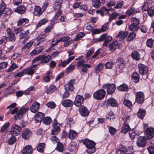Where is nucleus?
<instances>
[{
  "label": "nucleus",
  "mask_w": 154,
  "mask_h": 154,
  "mask_svg": "<svg viewBox=\"0 0 154 154\" xmlns=\"http://www.w3.org/2000/svg\"><path fill=\"white\" fill-rule=\"evenodd\" d=\"M45 115L44 113L40 112H38L35 116V123L40 122L44 117Z\"/></svg>",
  "instance_id": "obj_16"
},
{
  "label": "nucleus",
  "mask_w": 154,
  "mask_h": 154,
  "mask_svg": "<svg viewBox=\"0 0 154 154\" xmlns=\"http://www.w3.org/2000/svg\"><path fill=\"white\" fill-rule=\"evenodd\" d=\"M28 109L27 108H25L22 107L18 111V109L17 107H16L13 110H10L9 112H11V114H14L16 113L14 117L16 120H17L20 119L22 117V116Z\"/></svg>",
  "instance_id": "obj_1"
},
{
  "label": "nucleus",
  "mask_w": 154,
  "mask_h": 154,
  "mask_svg": "<svg viewBox=\"0 0 154 154\" xmlns=\"http://www.w3.org/2000/svg\"><path fill=\"white\" fill-rule=\"evenodd\" d=\"M123 149L124 150V154H132L131 153L133 152V150L131 146L128 147L126 148L125 147L123 146Z\"/></svg>",
  "instance_id": "obj_45"
},
{
  "label": "nucleus",
  "mask_w": 154,
  "mask_h": 154,
  "mask_svg": "<svg viewBox=\"0 0 154 154\" xmlns=\"http://www.w3.org/2000/svg\"><path fill=\"white\" fill-rule=\"evenodd\" d=\"M45 143H39L37 147V151L40 152H43L45 147Z\"/></svg>",
  "instance_id": "obj_38"
},
{
  "label": "nucleus",
  "mask_w": 154,
  "mask_h": 154,
  "mask_svg": "<svg viewBox=\"0 0 154 154\" xmlns=\"http://www.w3.org/2000/svg\"><path fill=\"white\" fill-rule=\"evenodd\" d=\"M118 89L119 91H126L128 89V86L125 84L120 85L118 87Z\"/></svg>",
  "instance_id": "obj_36"
},
{
  "label": "nucleus",
  "mask_w": 154,
  "mask_h": 154,
  "mask_svg": "<svg viewBox=\"0 0 154 154\" xmlns=\"http://www.w3.org/2000/svg\"><path fill=\"white\" fill-rule=\"evenodd\" d=\"M132 57L136 60H138L140 58V54L137 51L132 53L131 54Z\"/></svg>",
  "instance_id": "obj_41"
},
{
  "label": "nucleus",
  "mask_w": 154,
  "mask_h": 154,
  "mask_svg": "<svg viewBox=\"0 0 154 154\" xmlns=\"http://www.w3.org/2000/svg\"><path fill=\"white\" fill-rule=\"evenodd\" d=\"M31 132L28 129H24L22 132V137L24 139H28L32 135Z\"/></svg>",
  "instance_id": "obj_18"
},
{
  "label": "nucleus",
  "mask_w": 154,
  "mask_h": 154,
  "mask_svg": "<svg viewBox=\"0 0 154 154\" xmlns=\"http://www.w3.org/2000/svg\"><path fill=\"white\" fill-rule=\"evenodd\" d=\"M61 103L64 107H65L72 106L73 105V102L70 99H66L63 100Z\"/></svg>",
  "instance_id": "obj_21"
},
{
  "label": "nucleus",
  "mask_w": 154,
  "mask_h": 154,
  "mask_svg": "<svg viewBox=\"0 0 154 154\" xmlns=\"http://www.w3.org/2000/svg\"><path fill=\"white\" fill-rule=\"evenodd\" d=\"M149 153L150 154H154V146H150L147 148Z\"/></svg>",
  "instance_id": "obj_64"
},
{
  "label": "nucleus",
  "mask_w": 154,
  "mask_h": 154,
  "mask_svg": "<svg viewBox=\"0 0 154 154\" xmlns=\"http://www.w3.org/2000/svg\"><path fill=\"white\" fill-rule=\"evenodd\" d=\"M77 134V133L75 131L73 130H70L68 137L71 140H73L76 137Z\"/></svg>",
  "instance_id": "obj_33"
},
{
  "label": "nucleus",
  "mask_w": 154,
  "mask_h": 154,
  "mask_svg": "<svg viewBox=\"0 0 154 154\" xmlns=\"http://www.w3.org/2000/svg\"><path fill=\"white\" fill-rule=\"evenodd\" d=\"M152 5L148 2L144 3L142 7V9L144 11H147L149 8L152 7Z\"/></svg>",
  "instance_id": "obj_42"
},
{
  "label": "nucleus",
  "mask_w": 154,
  "mask_h": 154,
  "mask_svg": "<svg viewBox=\"0 0 154 154\" xmlns=\"http://www.w3.org/2000/svg\"><path fill=\"white\" fill-rule=\"evenodd\" d=\"M139 72L142 75L146 74L148 72V69L147 66L143 64L140 63L138 65Z\"/></svg>",
  "instance_id": "obj_10"
},
{
  "label": "nucleus",
  "mask_w": 154,
  "mask_h": 154,
  "mask_svg": "<svg viewBox=\"0 0 154 154\" xmlns=\"http://www.w3.org/2000/svg\"><path fill=\"white\" fill-rule=\"evenodd\" d=\"M46 106L48 108L51 109H53L56 106L55 103L53 102H50L46 104Z\"/></svg>",
  "instance_id": "obj_60"
},
{
  "label": "nucleus",
  "mask_w": 154,
  "mask_h": 154,
  "mask_svg": "<svg viewBox=\"0 0 154 154\" xmlns=\"http://www.w3.org/2000/svg\"><path fill=\"white\" fill-rule=\"evenodd\" d=\"M51 132L52 136H51V139L52 142L54 144L57 143V145L56 148V149L58 150V132L54 133H53L52 132Z\"/></svg>",
  "instance_id": "obj_19"
},
{
  "label": "nucleus",
  "mask_w": 154,
  "mask_h": 154,
  "mask_svg": "<svg viewBox=\"0 0 154 154\" xmlns=\"http://www.w3.org/2000/svg\"><path fill=\"white\" fill-rule=\"evenodd\" d=\"M44 49L43 46H39L36 48L30 53L31 56H34L42 52Z\"/></svg>",
  "instance_id": "obj_14"
},
{
  "label": "nucleus",
  "mask_w": 154,
  "mask_h": 154,
  "mask_svg": "<svg viewBox=\"0 0 154 154\" xmlns=\"http://www.w3.org/2000/svg\"><path fill=\"white\" fill-rule=\"evenodd\" d=\"M118 43L117 41L113 42L110 44L109 46V50L111 51H114L116 48Z\"/></svg>",
  "instance_id": "obj_37"
},
{
  "label": "nucleus",
  "mask_w": 154,
  "mask_h": 154,
  "mask_svg": "<svg viewBox=\"0 0 154 154\" xmlns=\"http://www.w3.org/2000/svg\"><path fill=\"white\" fill-rule=\"evenodd\" d=\"M18 66L16 63H14L12 64L10 67L7 70L8 72H10L17 68Z\"/></svg>",
  "instance_id": "obj_59"
},
{
  "label": "nucleus",
  "mask_w": 154,
  "mask_h": 154,
  "mask_svg": "<svg viewBox=\"0 0 154 154\" xmlns=\"http://www.w3.org/2000/svg\"><path fill=\"white\" fill-rule=\"evenodd\" d=\"M138 26L136 25L131 24L129 26V29L132 31H136L138 30Z\"/></svg>",
  "instance_id": "obj_46"
},
{
  "label": "nucleus",
  "mask_w": 154,
  "mask_h": 154,
  "mask_svg": "<svg viewBox=\"0 0 154 154\" xmlns=\"http://www.w3.org/2000/svg\"><path fill=\"white\" fill-rule=\"evenodd\" d=\"M106 91L103 89H100L95 92L93 94L94 98L97 100H102L105 97Z\"/></svg>",
  "instance_id": "obj_2"
},
{
  "label": "nucleus",
  "mask_w": 154,
  "mask_h": 154,
  "mask_svg": "<svg viewBox=\"0 0 154 154\" xmlns=\"http://www.w3.org/2000/svg\"><path fill=\"white\" fill-rule=\"evenodd\" d=\"M6 5L3 2H2L0 5V17L2 14L3 12L6 9Z\"/></svg>",
  "instance_id": "obj_51"
},
{
  "label": "nucleus",
  "mask_w": 154,
  "mask_h": 154,
  "mask_svg": "<svg viewBox=\"0 0 154 154\" xmlns=\"http://www.w3.org/2000/svg\"><path fill=\"white\" fill-rule=\"evenodd\" d=\"M124 2L123 1H119L117 2L116 5L115 6V8L119 9L122 8L124 5Z\"/></svg>",
  "instance_id": "obj_58"
},
{
  "label": "nucleus",
  "mask_w": 154,
  "mask_h": 154,
  "mask_svg": "<svg viewBox=\"0 0 154 154\" xmlns=\"http://www.w3.org/2000/svg\"><path fill=\"white\" fill-rule=\"evenodd\" d=\"M76 149V143L75 142L73 141L71 142L68 145V150L71 152H75Z\"/></svg>",
  "instance_id": "obj_27"
},
{
  "label": "nucleus",
  "mask_w": 154,
  "mask_h": 154,
  "mask_svg": "<svg viewBox=\"0 0 154 154\" xmlns=\"http://www.w3.org/2000/svg\"><path fill=\"white\" fill-rule=\"evenodd\" d=\"M14 137L12 136L8 139V143L9 145H12L16 142L17 138Z\"/></svg>",
  "instance_id": "obj_47"
},
{
  "label": "nucleus",
  "mask_w": 154,
  "mask_h": 154,
  "mask_svg": "<svg viewBox=\"0 0 154 154\" xmlns=\"http://www.w3.org/2000/svg\"><path fill=\"white\" fill-rule=\"evenodd\" d=\"M131 24L138 25L140 23V20L136 17H132L131 20Z\"/></svg>",
  "instance_id": "obj_52"
},
{
  "label": "nucleus",
  "mask_w": 154,
  "mask_h": 154,
  "mask_svg": "<svg viewBox=\"0 0 154 154\" xmlns=\"http://www.w3.org/2000/svg\"><path fill=\"white\" fill-rule=\"evenodd\" d=\"M116 89V87L114 84H109L108 88L107 89V91L108 94H112Z\"/></svg>",
  "instance_id": "obj_24"
},
{
  "label": "nucleus",
  "mask_w": 154,
  "mask_h": 154,
  "mask_svg": "<svg viewBox=\"0 0 154 154\" xmlns=\"http://www.w3.org/2000/svg\"><path fill=\"white\" fill-rule=\"evenodd\" d=\"M33 151L32 146L28 145L25 146L22 150L23 154H31Z\"/></svg>",
  "instance_id": "obj_20"
},
{
  "label": "nucleus",
  "mask_w": 154,
  "mask_h": 154,
  "mask_svg": "<svg viewBox=\"0 0 154 154\" xmlns=\"http://www.w3.org/2000/svg\"><path fill=\"white\" fill-rule=\"evenodd\" d=\"M135 102L139 104H142L144 101V94L142 91H138L135 94Z\"/></svg>",
  "instance_id": "obj_5"
},
{
  "label": "nucleus",
  "mask_w": 154,
  "mask_h": 154,
  "mask_svg": "<svg viewBox=\"0 0 154 154\" xmlns=\"http://www.w3.org/2000/svg\"><path fill=\"white\" fill-rule=\"evenodd\" d=\"M128 35V32L121 31L116 36V38H124L127 37Z\"/></svg>",
  "instance_id": "obj_31"
},
{
  "label": "nucleus",
  "mask_w": 154,
  "mask_h": 154,
  "mask_svg": "<svg viewBox=\"0 0 154 154\" xmlns=\"http://www.w3.org/2000/svg\"><path fill=\"white\" fill-rule=\"evenodd\" d=\"M43 12L42 11V9L40 7L38 6H36L35 7L34 11V15L37 16H40L41 15Z\"/></svg>",
  "instance_id": "obj_23"
},
{
  "label": "nucleus",
  "mask_w": 154,
  "mask_h": 154,
  "mask_svg": "<svg viewBox=\"0 0 154 154\" xmlns=\"http://www.w3.org/2000/svg\"><path fill=\"white\" fill-rule=\"evenodd\" d=\"M56 89V88L54 85L51 86L46 90L48 94H51L54 92Z\"/></svg>",
  "instance_id": "obj_49"
},
{
  "label": "nucleus",
  "mask_w": 154,
  "mask_h": 154,
  "mask_svg": "<svg viewBox=\"0 0 154 154\" xmlns=\"http://www.w3.org/2000/svg\"><path fill=\"white\" fill-rule=\"evenodd\" d=\"M40 106V104L39 103L36 101L34 102L30 107V111L33 113L36 112L38 110Z\"/></svg>",
  "instance_id": "obj_15"
},
{
  "label": "nucleus",
  "mask_w": 154,
  "mask_h": 154,
  "mask_svg": "<svg viewBox=\"0 0 154 154\" xmlns=\"http://www.w3.org/2000/svg\"><path fill=\"white\" fill-rule=\"evenodd\" d=\"M82 67H87L88 68H90L91 66L89 64H85V61L83 59H81L77 62V67L79 68Z\"/></svg>",
  "instance_id": "obj_22"
},
{
  "label": "nucleus",
  "mask_w": 154,
  "mask_h": 154,
  "mask_svg": "<svg viewBox=\"0 0 154 154\" xmlns=\"http://www.w3.org/2000/svg\"><path fill=\"white\" fill-rule=\"evenodd\" d=\"M75 82V79H71L70 80L68 83L65 85V90L69 91L71 92L73 91L74 90V87L73 85Z\"/></svg>",
  "instance_id": "obj_8"
},
{
  "label": "nucleus",
  "mask_w": 154,
  "mask_h": 154,
  "mask_svg": "<svg viewBox=\"0 0 154 154\" xmlns=\"http://www.w3.org/2000/svg\"><path fill=\"white\" fill-rule=\"evenodd\" d=\"M144 134L147 140H150L154 136V128L152 127L146 128L144 131Z\"/></svg>",
  "instance_id": "obj_4"
},
{
  "label": "nucleus",
  "mask_w": 154,
  "mask_h": 154,
  "mask_svg": "<svg viewBox=\"0 0 154 154\" xmlns=\"http://www.w3.org/2000/svg\"><path fill=\"white\" fill-rule=\"evenodd\" d=\"M146 138L145 137H139L137 141V144L139 147H144L146 143Z\"/></svg>",
  "instance_id": "obj_7"
},
{
  "label": "nucleus",
  "mask_w": 154,
  "mask_h": 154,
  "mask_svg": "<svg viewBox=\"0 0 154 154\" xmlns=\"http://www.w3.org/2000/svg\"><path fill=\"white\" fill-rule=\"evenodd\" d=\"M51 59V57L49 55H40L33 60L32 63L37 62L38 63L39 60L42 63H46L49 62Z\"/></svg>",
  "instance_id": "obj_3"
},
{
  "label": "nucleus",
  "mask_w": 154,
  "mask_h": 154,
  "mask_svg": "<svg viewBox=\"0 0 154 154\" xmlns=\"http://www.w3.org/2000/svg\"><path fill=\"white\" fill-rule=\"evenodd\" d=\"M10 124L9 122H7L5 123L2 126V128L1 129L0 132H3L5 130H6L10 125Z\"/></svg>",
  "instance_id": "obj_55"
},
{
  "label": "nucleus",
  "mask_w": 154,
  "mask_h": 154,
  "mask_svg": "<svg viewBox=\"0 0 154 154\" xmlns=\"http://www.w3.org/2000/svg\"><path fill=\"white\" fill-rule=\"evenodd\" d=\"M136 10L134 8L132 7L129 9L126 12V15L128 16H130L131 14H133L135 12Z\"/></svg>",
  "instance_id": "obj_43"
},
{
  "label": "nucleus",
  "mask_w": 154,
  "mask_h": 154,
  "mask_svg": "<svg viewBox=\"0 0 154 154\" xmlns=\"http://www.w3.org/2000/svg\"><path fill=\"white\" fill-rule=\"evenodd\" d=\"M110 9H107L104 7H102L100 9L96 11L97 14L100 13L102 16L104 15V13L108 14V12L110 11Z\"/></svg>",
  "instance_id": "obj_29"
},
{
  "label": "nucleus",
  "mask_w": 154,
  "mask_h": 154,
  "mask_svg": "<svg viewBox=\"0 0 154 154\" xmlns=\"http://www.w3.org/2000/svg\"><path fill=\"white\" fill-rule=\"evenodd\" d=\"M146 114V111L145 110L140 109L138 112L137 115L138 117L141 119L144 117Z\"/></svg>",
  "instance_id": "obj_39"
},
{
  "label": "nucleus",
  "mask_w": 154,
  "mask_h": 154,
  "mask_svg": "<svg viewBox=\"0 0 154 154\" xmlns=\"http://www.w3.org/2000/svg\"><path fill=\"white\" fill-rule=\"evenodd\" d=\"M12 13V11L8 8H6L5 10L3 12L2 14L4 16H9L11 15Z\"/></svg>",
  "instance_id": "obj_53"
},
{
  "label": "nucleus",
  "mask_w": 154,
  "mask_h": 154,
  "mask_svg": "<svg viewBox=\"0 0 154 154\" xmlns=\"http://www.w3.org/2000/svg\"><path fill=\"white\" fill-rule=\"evenodd\" d=\"M103 68V65L101 63H99L95 68L94 71L95 72L98 73L101 71Z\"/></svg>",
  "instance_id": "obj_44"
},
{
  "label": "nucleus",
  "mask_w": 154,
  "mask_h": 154,
  "mask_svg": "<svg viewBox=\"0 0 154 154\" xmlns=\"http://www.w3.org/2000/svg\"><path fill=\"white\" fill-rule=\"evenodd\" d=\"M153 40H152V39H147L146 42L147 46L150 48H152L153 44Z\"/></svg>",
  "instance_id": "obj_62"
},
{
  "label": "nucleus",
  "mask_w": 154,
  "mask_h": 154,
  "mask_svg": "<svg viewBox=\"0 0 154 154\" xmlns=\"http://www.w3.org/2000/svg\"><path fill=\"white\" fill-rule=\"evenodd\" d=\"M92 5L95 8H98L101 5L102 3L99 0H92Z\"/></svg>",
  "instance_id": "obj_40"
},
{
  "label": "nucleus",
  "mask_w": 154,
  "mask_h": 154,
  "mask_svg": "<svg viewBox=\"0 0 154 154\" xmlns=\"http://www.w3.org/2000/svg\"><path fill=\"white\" fill-rule=\"evenodd\" d=\"M44 123L46 125H49L52 122V119L49 116L45 117L43 120Z\"/></svg>",
  "instance_id": "obj_48"
},
{
  "label": "nucleus",
  "mask_w": 154,
  "mask_h": 154,
  "mask_svg": "<svg viewBox=\"0 0 154 154\" xmlns=\"http://www.w3.org/2000/svg\"><path fill=\"white\" fill-rule=\"evenodd\" d=\"M123 104L129 108H130L132 106L131 102L128 100H124L123 102Z\"/></svg>",
  "instance_id": "obj_54"
},
{
  "label": "nucleus",
  "mask_w": 154,
  "mask_h": 154,
  "mask_svg": "<svg viewBox=\"0 0 154 154\" xmlns=\"http://www.w3.org/2000/svg\"><path fill=\"white\" fill-rule=\"evenodd\" d=\"M117 154H124V150L123 149V146L121 145L119 146V148L116 150Z\"/></svg>",
  "instance_id": "obj_61"
},
{
  "label": "nucleus",
  "mask_w": 154,
  "mask_h": 154,
  "mask_svg": "<svg viewBox=\"0 0 154 154\" xmlns=\"http://www.w3.org/2000/svg\"><path fill=\"white\" fill-rule=\"evenodd\" d=\"M94 48H90L86 54V58H88L89 57L94 53Z\"/></svg>",
  "instance_id": "obj_56"
},
{
  "label": "nucleus",
  "mask_w": 154,
  "mask_h": 154,
  "mask_svg": "<svg viewBox=\"0 0 154 154\" xmlns=\"http://www.w3.org/2000/svg\"><path fill=\"white\" fill-rule=\"evenodd\" d=\"M131 128L127 122H125L122 127L121 132L124 134L127 133L130 129Z\"/></svg>",
  "instance_id": "obj_28"
},
{
  "label": "nucleus",
  "mask_w": 154,
  "mask_h": 154,
  "mask_svg": "<svg viewBox=\"0 0 154 154\" xmlns=\"http://www.w3.org/2000/svg\"><path fill=\"white\" fill-rule=\"evenodd\" d=\"M21 130V128L19 126L14 124L11 129L10 134L13 136H16L20 134Z\"/></svg>",
  "instance_id": "obj_6"
},
{
  "label": "nucleus",
  "mask_w": 154,
  "mask_h": 154,
  "mask_svg": "<svg viewBox=\"0 0 154 154\" xmlns=\"http://www.w3.org/2000/svg\"><path fill=\"white\" fill-rule=\"evenodd\" d=\"M52 126L53 128L51 129V132L53 133L58 132V123L56 119L53 120Z\"/></svg>",
  "instance_id": "obj_26"
},
{
  "label": "nucleus",
  "mask_w": 154,
  "mask_h": 154,
  "mask_svg": "<svg viewBox=\"0 0 154 154\" xmlns=\"http://www.w3.org/2000/svg\"><path fill=\"white\" fill-rule=\"evenodd\" d=\"M79 113L83 116H88L89 114V112L87 108L84 106H82L79 108Z\"/></svg>",
  "instance_id": "obj_12"
},
{
  "label": "nucleus",
  "mask_w": 154,
  "mask_h": 154,
  "mask_svg": "<svg viewBox=\"0 0 154 154\" xmlns=\"http://www.w3.org/2000/svg\"><path fill=\"white\" fill-rule=\"evenodd\" d=\"M33 42H31L27 43L22 48L23 51H25L26 50L28 49L33 45Z\"/></svg>",
  "instance_id": "obj_50"
},
{
  "label": "nucleus",
  "mask_w": 154,
  "mask_h": 154,
  "mask_svg": "<svg viewBox=\"0 0 154 154\" xmlns=\"http://www.w3.org/2000/svg\"><path fill=\"white\" fill-rule=\"evenodd\" d=\"M109 131L112 135H114L115 134L116 130L113 127L110 126L109 128Z\"/></svg>",
  "instance_id": "obj_63"
},
{
  "label": "nucleus",
  "mask_w": 154,
  "mask_h": 154,
  "mask_svg": "<svg viewBox=\"0 0 154 154\" xmlns=\"http://www.w3.org/2000/svg\"><path fill=\"white\" fill-rule=\"evenodd\" d=\"M26 10V8L23 5L19 6L16 10V11L19 14H24Z\"/></svg>",
  "instance_id": "obj_32"
},
{
  "label": "nucleus",
  "mask_w": 154,
  "mask_h": 154,
  "mask_svg": "<svg viewBox=\"0 0 154 154\" xmlns=\"http://www.w3.org/2000/svg\"><path fill=\"white\" fill-rule=\"evenodd\" d=\"M29 20L26 18L20 19L17 22V26L24 25L29 22Z\"/></svg>",
  "instance_id": "obj_25"
},
{
  "label": "nucleus",
  "mask_w": 154,
  "mask_h": 154,
  "mask_svg": "<svg viewBox=\"0 0 154 154\" xmlns=\"http://www.w3.org/2000/svg\"><path fill=\"white\" fill-rule=\"evenodd\" d=\"M84 100L83 97L79 95H77L76 97L74 103L75 105L79 107L81 106Z\"/></svg>",
  "instance_id": "obj_13"
},
{
  "label": "nucleus",
  "mask_w": 154,
  "mask_h": 154,
  "mask_svg": "<svg viewBox=\"0 0 154 154\" xmlns=\"http://www.w3.org/2000/svg\"><path fill=\"white\" fill-rule=\"evenodd\" d=\"M117 64L119 66V68L121 69L124 68L125 66V63L124 62L123 59L122 58L119 59L117 62Z\"/></svg>",
  "instance_id": "obj_30"
},
{
  "label": "nucleus",
  "mask_w": 154,
  "mask_h": 154,
  "mask_svg": "<svg viewBox=\"0 0 154 154\" xmlns=\"http://www.w3.org/2000/svg\"><path fill=\"white\" fill-rule=\"evenodd\" d=\"M132 79L135 83H137L139 81V75L137 72H134L132 75Z\"/></svg>",
  "instance_id": "obj_35"
},
{
  "label": "nucleus",
  "mask_w": 154,
  "mask_h": 154,
  "mask_svg": "<svg viewBox=\"0 0 154 154\" xmlns=\"http://www.w3.org/2000/svg\"><path fill=\"white\" fill-rule=\"evenodd\" d=\"M82 142L83 144L88 148H92L93 147H95V143L92 140L85 139L83 140Z\"/></svg>",
  "instance_id": "obj_11"
},
{
  "label": "nucleus",
  "mask_w": 154,
  "mask_h": 154,
  "mask_svg": "<svg viewBox=\"0 0 154 154\" xmlns=\"http://www.w3.org/2000/svg\"><path fill=\"white\" fill-rule=\"evenodd\" d=\"M36 66V65H33L26 69H24V72H25V74H27L28 75H32L35 72L34 70Z\"/></svg>",
  "instance_id": "obj_17"
},
{
  "label": "nucleus",
  "mask_w": 154,
  "mask_h": 154,
  "mask_svg": "<svg viewBox=\"0 0 154 154\" xmlns=\"http://www.w3.org/2000/svg\"><path fill=\"white\" fill-rule=\"evenodd\" d=\"M106 105L113 107H116L118 106L117 101L112 97H110L106 102Z\"/></svg>",
  "instance_id": "obj_9"
},
{
  "label": "nucleus",
  "mask_w": 154,
  "mask_h": 154,
  "mask_svg": "<svg viewBox=\"0 0 154 154\" xmlns=\"http://www.w3.org/2000/svg\"><path fill=\"white\" fill-rule=\"evenodd\" d=\"M119 14L116 13H114L111 14L109 17V22L111 21L112 20L115 19Z\"/></svg>",
  "instance_id": "obj_57"
},
{
  "label": "nucleus",
  "mask_w": 154,
  "mask_h": 154,
  "mask_svg": "<svg viewBox=\"0 0 154 154\" xmlns=\"http://www.w3.org/2000/svg\"><path fill=\"white\" fill-rule=\"evenodd\" d=\"M7 35L9 38H14L15 37L14 34L13 33L12 29L9 28L6 30Z\"/></svg>",
  "instance_id": "obj_34"
}]
</instances>
